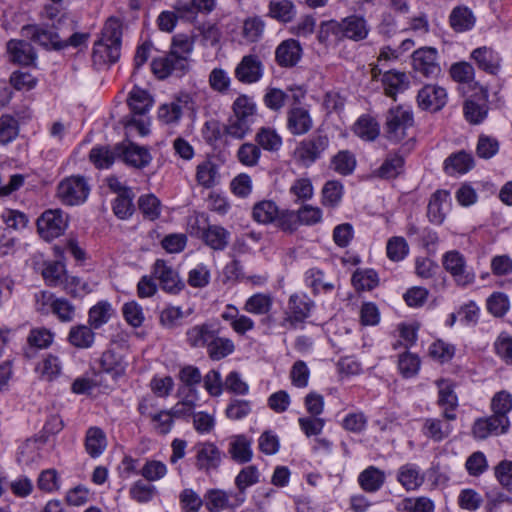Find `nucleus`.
Here are the masks:
<instances>
[{
  "label": "nucleus",
  "mask_w": 512,
  "mask_h": 512,
  "mask_svg": "<svg viewBox=\"0 0 512 512\" xmlns=\"http://www.w3.org/2000/svg\"><path fill=\"white\" fill-rule=\"evenodd\" d=\"M121 27L117 20L109 19L103 30L102 37L95 42L92 56L95 61L115 63L120 58Z\"/></svg>",
  "instance_id": "obj_1"
},
{
  "label": "nucleus",
  "mask_w": 512,
  "mask_h": 512,
  "mask_svg": "<svg viewBox=\"0 0 512 512\" xmlns=\"http://www.w3.org/2000/svg\"><path fill=\"white\" fill-rule=\"evenodd\" d=\"M90 193V186L87 180L80 175H73L64 178L57 187V197L67 206L83 204Z\"/></svg>",
  "instance_id": "obj_2"
},
{
  "label": "nucleus",
  "mask_w": 512,
  "mask_h": 512,
  "mask_svg": "<svg viewBox=\"0 0 512 512\" xmlns=\"http://www.w3.org/2000/svg\"><path fill=\"white\" fill-rule=\"evenodd\" d=\"M329 138L325 134L316 133L299 142L294 150V158L304 167H309L320 159L329 147Z\"/></svg>",
  "instance_id": "obj_3"
},
{
  "label": "nucleus",
  "mask_w": 512,
  "mask_h": 512,
  "mask_svg": "<svg viewBox=\"0 0 512 512\" xmlns=\"http://www.w3.org/2000/svg\"><path fill=\"white\" fill-rule=\"evenodd\" d=\"M151 69L158 79L169 76L181 77L190 70V61L186 60L185 56H177L169 51L166 55L154 58Z\"/></svg>",
  "instance_id": "obj_4"
},
{
  "label": "nucleus",
  "mask_w": 512,
  "mask_h": 512,
  "mask_svg": "<svg viewBox=\"0 0 512 512\" xmlns=\"http://www.w3.org/2000/svg\"><path fill=\"white\" fill-rule=\"evenodd\" d=\"M68 226V216L61 209L46 210L37 220L40 236L51 241L61 236Z\"/></svg>",
  "instance_id": "obj_5"
},
{
  "label": "nucleus",
  "mask_w": 512,
  "mask_h": 512,
  "mask_svg": "<svg viewBox=\"0 0 512 512\" xmlns=\"http://www.w3.org/2000/svg\"><path fill=\"white\" fill-rule=\"evenodd\" d=\"M313 302L305 295L292 294L288 301V311L280 322L284 330L296 329L309 317Z\"/></svg>",
  "instance_id": "obj_6"
},
{
  "label": "nucleus",
  "mask_w": 512,
  "mask_h": 512,
  "mask_svg": "<svg viewBox=\"0 0 512 512\" xmlns=\"http://www.w3.org/2000/svg\"><path fill=\"white\" fill-rule=\"evenodd\" d=\"M413 125V115L403 107L391 108L386 115V132L393 141H401Z\"/></svg>",
  "instance_id": "obj_7"
},
{
  "label": "nucleus",
  "mask_w": 512,
  "mask_h": 512,
  "mask_svg": "<svg viewBox=\"0 0 512 512\" xmlns=\"http://www.w3.org/2000/svg\"><path fill=\"white\" fill-rule=\"evenodd\" d=\"M442 263L458 285L466 286L474 281L475 275L467 270L465 258L460 252L456 250L446 252Z\"/></svg>",
  "instance_id": "obj_8"
},
{
  "label": "nucleus",
  "mask_w": 512,
  "mask_h": 512,
  "mask_svg": "<svg viewBox=\"0 0 512 512\" xmlns=\"http://www.w3.org/2000/svg\"><path fill=\"white\" fill-rule=\"evenodd\" d=\"M438 52L433 47H422L412 54L414 70L427 78L436 77L441 72L437 61Z\"/></svg>",
  "instance_id": "obj_9"
},
{
  "label": "nucleus",
  "mask_w": 512,
  "mask_h": 512,
  "mask_svg": "<svg viewBox=\"0 0 512 512\" xmlns=\"http://www.w3.org/2000/svg\"><path fill=\"white\" fill-rule=\"evenodd\" d=\"M153 275L159 280L161 288L171 294H177L185 287L178 272L165 260L157 259L153 265Z\"/></svg>",
  "instance_id": "obj_10"
},
{
  "label": "nucleus",
  "mask_w": 512,
  "mask_h": 512,
  "mask_svg": "<svg viewBox=\"0 0 512 512\" xmlns=\"http://www.w3.org/2000/svg\"><path fill=\"white\" fill-rule=\"evenodd\" d=\"M196 462L198 470L210 473L217 470L222 462V451L212 442L198 443L195 446Z\"/></svg>",
  "instance_id": "obj_11"
},
{
  "label": "nucleus",
  "mask_w": 512,
  "mask_h": 512,
  "mask_svg": "<svg viewBox=\"0 0 512 512\" xmlns=\"http://www.w3.org/2000/svg\"><path fill=\"white\" fill-rule=\"evenodd\" d=\"M339 38L362 41L367 38L370 27L366 19L358 15H350L337 21Z\"/></svg>",
  "instance_id": "obj_12"
},
{
  "label": "nucleus",
  "mask_w": 512,
  "mask_h": 512,
  "mask_svg": "<svg viewBox=\"0 0 512 512\" xmlns=\"http://www.w3.org/2000/svg\"><path fill=\"white\" fill-rule=\"evenodd\" d=\"M264 73V66L257 55L249 54L242 57L235 68L236 79L244 84L258 82Z\"/></svg>",
  "instance_id": "obj_13"
},
{
  "label": "nucleus",
  "mask_w": 512,
  "mask_h": 512,
  "mask_svg": "<svg viewBox=\"0 0 512 512\" xmlns=\"http://www.w3.org/2000/svg\"><path fill=\"white\" fill-rule=\"evenodd\" d=\"M417 102L422 109L436 112L445 106L447 102V92L443 87L428 84L419 90Z\"/></svg>",
  "instance_id": "obj_14"
},
{
  "label": "nucleus",
  "mask_w": 512,
  "mask_h": 512,
  "mask_svg": "<svg viewBox=\"0 0 512 512\" xmlns=\"http://www.w3.org/2000/svg\"><path fill=\"white\" fill-rule=\"evenodd\" d=\"M303 49L299 41L286 39L275 50V61L282 68L295 67L302 58Z\"/></svg>",
  "instance_id": "obj_15"
},
{
  "label": "nucleus",
  "mask_w": 512,
  "mask_h": 512,
  "mask_svg": "<svg viewBox=\"0 0 512 512\" xmlns=\"http://www.w3.org/2000/svg\"><path fill=\"white\" fill-rule=\"evenodd\" d=\"M437 386V404L443 409L442 417L448 421H454L457 418L455 410L458 407V398L453 384L449 380L441 379L437 381Z\"/></svg>",
  "instance_id": "obj_16"
},
{
  "label": "nucleus",
  "mask_w": 512,
  "mask_h": 512,
  "mask_svg": "<svg viewBox=\"0 0 512 512\" xmlns=\"http://www.w3.org/2000/svg\"><path fill=\"white\" fill-rule=\"evenodd\" d=\"M509 420L495 415L477 419L472 426V434L477 439H486L491 434H504L508 431Z\"/></svg>",
  "instance_id": "obj_17"
},
{
  "label": "nucleus",
  "mask_w": 512,
  "mask_h": 512,
  "mask_svg": "<svg viewBox=\"0 0 512 512\" xmlns=\"http://www.w3.org/2000/svg\"><path fill=\"white\" fill-rule=\"evenodd\" d=\"M9 60L19 65L34 64L36 53L31 43L25 40L11 39L6 44Z\"/></svg>",
  "instance_id": "obj_18"
},
{
  "label": "nucleus",
  "mask_w": 512,
  "mask_h": 512,
  "mask_svg": "<svg viewBox=\"0 0 512 512\" xmlns=\"http://www.w3.org/2000/svg\"><path fill=\"white\" fill-rule=\"evenodd\" d=\"M286 125L292 135H303L311 130L313 121L308 109L302 106H292L287 111Z\"/></svg>",
  "instance_id": "obj_19"
},
{
  "label": "nucleus",
  "mask_w": 512,
  "mask_h": 512,
  "mask_svg": "<svg viewBox=\"0 0 512 512\" xmlns=\"http://www.w3.org/2000/svg\"><path fill=\"white\" fill-rule=\"evenodd\" d=\"M195 180L205 189L213 188L219 183V165L213 157H206L196 166Z\"/></svg>",
  "instance_id": "obj_20"
},
{
  "label": "nucleus",
  "mask_w": 512,
  "mask_h": 512,
  "mask_svg": "<svg viewBox=\"0 0 512 512\" xmlns=\"http://www.w3.org/2000/svg\"><path fill=\"white\" fill-rule=\"evenodd\" d=\"M471 59L475 61L479 69L491 75H497L501 67V58L491 47L482 46L474 49Z\"/></svg>",
  "instance_id": "obj_21"
},
{
  "label": "nucleus",
  "mask_w": 512,
  "mask_h": 512,
  "mask_svg": "<svg viewBox=\"0 0 512 512\" xmlns=\"http://www.w3.org/2000/svg\"><path fill=\"white\" fill-rule=\"evenodd\" d=\"M219 331L214 328L213 324L202 323L194 325L186 331V341L192 348H208L214 336Z\"/></svg>",
  "instance_id": "obj_22"
},
{
  "label": "nucleus",
  "mask_w": 512,
  "mask_h": 512,
  "mask_svg": "<svg viewBox=\"0 0 512 512\" xmlns=\"http://www.w3.org/2000/svg\"><path fill=\"white\" fill-rule=\"evenodd\" d=\"M259 472L256 466L250 465L243 468L235 478V485L238 489V493L232 495L235 499L233 506H240L245 502L246 496L245 491L248 487L258 483Z\"/></svg>",
  "instance_id": "obj_23"
},
{
  "label": "nucleus",
  "mask_w": 512,
  "mask_h": 512,
  "mask_svg": "<svg viewBox=\"0 0 512 512\" xmlns=\"http://www.w3.org/2000/svg\"><path fill=\"white\" fill-rule=\"evenodd\" d=\"M108 445L105 432L98 426L89 427L85 434L84 446L87 454L92 458H98L106 450Z\"/></svg>",
  "instance_id": "obj_24"
},
{
  "label": "nucleus",
  "mask_w": 512,
  "mask_h": 512,
  "mask_svg": "<svg viewBox=\"0 0 512 512\" xmlns=\"http://www.w3.org/2000/svg\"><path fill=\"white\" fill-rule=\"evenodd\" d=\"M22 31L26 36H29L32 41L46 47L52 48L54 50H60L58 44L60 45V35L55 34L53 30L46 29L36 25L24 26Z\"/></svg>",
  "instance_id": "obj_25"
},
{
  "label": "nucleus",
  "mask_w": 512,
  "mask_h": 512,
  "mask_svg": "<svg viewBox=\"0 0 512 512\" xmlns=\"http://www.w3.org/2000/svg\"><path fill=\"white\" fill-rule=\"evenodd\" d=\"M476 23V17L473 11L467 6H456L449 15V24L451 28L462 33L471 30Z\"/></svg>",
  "instance_id": "obj_26"
},
{
  "label": "nucleus",
  "mask_w": 512,
  "mask_h": 512,
  "mask_svg": "<svg viewBox=\"0 0 512 512\" xmlns=\"http://www.w3.org/2000/svg\"><path fill=\"white\" fill-rule=\"evenodd\" d=\"M424 479V474L416 464L407 463L398 469L397 480L407 491L419 488Z\"/></svg>",
  "instance_id": "obj_27"
},
{
  "label": "nucleus",
  "mask_w": 512,
  "mask_h": 512,
  "mask_svg": "<svg viewBox=\"0 0 512 512\" xmlns=\"http://www.w3.org/2000/svg\"><path fill=\"white\" fill-rule=\"evenodd\" d=\"M385 480V472L375 466L367 467L358 476L359 486L368 493H374L380 490Z\"/></svg>",
  "instance_id": "obj_28"
},
{
  "label": "nucleus",
  "mask_w": 512,
  "mask_h": 512,
  "mask_svg": "<svg viewBox=\"0 0 512 512\" xmlns=\"http://www.w3.org/2000/svg\"><path fill=\"white\" fill-rule=\"evenodd\" d=\"M450 422L444 417L442 419L427 418L423 424V433L433 441L440 442L451 434L453 427Z\"/></svg>",
  "instance_id": "obj_29"
},
{
  "label": "nucleus",
  "mask_w": 512,
  "mask_h": 512,
  "mask_svg": "<svg viewBox=\"0 0 512 512\" xmlns=\"http://www.w3.org/2000/svg\"><path fill=\"white\" fill-rule=\"evenodd\" d=\"M228 453L231 458L239 464L249 462L253 456L251 441L244 435L232 437L229 443Z\"/></svg>",
  "instance_id": "obj_30"
},
{
  "label": "nucleus",
  "mask_w": 512,
  "mask_h": 512,
  "mask_svg": "<svg viewBox=\"0 0 512 512\" xmlns=\"http://www.w3.org/2000/svg\"><path fill=\"white\" fill-rule=\"evenodd\" d=\"M449 201V193L444 190H437L431 196V199L427 207V216L430 222L440 225L443 223L446 212L443 208V204Z\"/></svg>",
  "instance_id": "obj_31"
},
{
  "label": "nucleus",
  "mask_w": 512,
  "mask_h": 512,
  "mask_svg": "<svg viewBox=\"0 0 512 512\" xmlns=\"http://www.w3.org/2000/svg\"><path fill=\"white\" fill-rule=\"evenodd\" d=\"M100 365L104 372L110 374L114 379L125 375L127 363L123 358L112 350L105 351L100 358Z\"/></svg>",
  "instance_id": "obj_32"
},
{
  "label": "nucleus",
  "mask_w": 512,
  "mask_h": 512,
  "mask_svg": "<svg viewBox=\"0 0 512 512\" xmlns=\"http://www.w3.org/2000/svg\"><path fill=\"white\" fill-rule=\"evenodd\" d=\"M230 233L218 225H209L204 230L202 238L207 246L213 250L222 251L229 243Z\"/></svg>",
  "instance_id": "obj_33"
},
{
  "label": "nucleus",
  "mask_w": 512,
  "mask_h": 512,
  "mask_svg": "<svg viewBox=\"0 0 512 512\" xmlns=\"http://www.w3.org/2000/svg\"><path fill=\"white\" fill-rule=\"evenodd\" d=\"M36 371L40 374V378L46 381H53L62 371V362L58 356L51 353L46 354L37 364Z\"/></svg>",
  "instance_id": "obj_34"
},
{
  "label": "nucleus",
  "mask_w": 512,
  "mask_h": 512,
  "mask_svg": "<svg viewBox=\"0 0 512 512\" xmlns=\"http://www.w3.org/2000/svg\"><path fill=\"white\" fill-rule=\"evenodd\" d=\"M95 339V333L87 325H76L71 327L68 334V342L79 349L90 348Z\"/></svg>",
  "instance_id": "obj_35"
},
{
  "label": "nucleus",
  "mask_w": 512,
  "mask_h": 512,
  "mask_svg": "<svg viewBox=\"0 0 512 512\" xmlns=\"http://www.w3.org/2000/svg\"><path fill=\"white\" fill-rule=\"evenodd\" d=\"M268 8V16L279 22L288 23L296 15L295 6L290 0H272Z\"/></svg>",
  "instance_id": "obj_36"
},
{
  "label": "nucleus",
  "mask_w": 512,
  "mask_h": 512,
  "mask_svg": "<svg viewBox=\"0 0 512 512\" xmlns=\"http://www.w3.org/2000/svg\"><path fill=\"white\" fill-rule=\"evenodd\" d=\"M404 158L399 154H388L376 175L382 179H394L403 172Z\"/></svg>",
  "instance_id": "obj_37"
},
{
  "label": "nucleus",
  "mask_w": 512,
  "mask_h": 512,
  "mask_svg": "<svg viewBox=\"0 0 512 512\" xmlns=\"http://www.w3.org/2000/svg\"><path fill=\"white\" fill-rule=\"evenodd\" d=\"M474 167V158L470 153L460 151L449 156L445 160V170L447 173H466Z\"/></svg>",
  "instance_id": "obj_38"
},
{
  "label": "nucleus",
  "mask_w": 512,
  "mask_h": 512,
  "mask_svg": "<svg viewBox=\"0 0 512 512\" xmlns=\"http://www.w3.org/2000/svg\"><path fill=\"white\" fill-rule=\"evenodd\" d=\"M273 297L268 293H256L250 296L244 304L243 309L254 315H263L271 311Z\"/></svg>",
  "instance_id": "obj_39"
},
{
  "label": "nucleus",
  "mask_w": 512,
  "mask_h": 512,
  "mask_svg": "<svg viewBox=\"0 0 512 512\" xmlns=\"http://www.w3.org/2000/svg\"><path fill=\"white\" fill-rule=\"evenodd\" d=\"M279 214V208L274 201L263 200L256 203L253 207V219L262 224L275 222Z\"/></svg>",
  "instance_id": "obj_40"
},
{
  "label": "nucleus",
  "mask_w": 512,
  "mask_h": 512,
  "mask_svg": "<svg viewBox=\"0 0 512 512\" xmlns=\"http://www.w3.org/2000/svg\"><path fill=\"white\" fill-rule=\"evenodd\" d=\"M234 504L235 499L233 498V502L230 503L229 494L223 490L211 489L205 494V506L209 512H220L227 508H236L237 506H232Z\"/></svg>",
  "instance_id": "obj_41"
},
{
  "label": "nucleus",
  "mask_w": 512,
  "mask_h": 512,
  "mask_svg": "<svg viewBox=\"0 0 512 512\" xmlns=\"http://www.w3.org/2000/svg\"><path fill=\"white\" fill-rule=\"evenodd\" d=\"M385 94L389 97H395L399 92L404 91L407 86V76L403 72L388 71L382 78Z\"/></svg>",
  "instance_id": "obj_42"
},
{
  "label": "nucleus",
  "mask_w": 512,
  "mask_h": 512,
  "mask_svg": "<svg viewBox=\"0 0 512 512\" xmlns=\"http://www.w3.org/2000/svg\"><path fill=\"white\" fill-rule=\"evenodd\" d=\"M256 104L253 99L247 95L238 96L232 104V115L251 123L255 122Z\"/></svg>",
  "instance_id": "obj_43"
},
{
  "label": "nucleus",
  "mask_w": 512,
  "mask_h": 512,
  "mask_svg": "<svg viewBox=\"0 0 512 512\" xmlns=\"http://www.w3.org/2000/svg\"><path fill=\"white\" fill-rule=\"evenodd\" d=\"M41 274L46 284L52 287H62L65 276H68L64 265L59 261L45 262Z\"/></svg>",
  "instance_id": "obj_44"
},
{
  "label": "nucleus",
  "mask_w": 512,
  "mask_h": 512,
  "mask_svg": "<svg viewBox=\"0 0 512 512\" xmlns=\"http://www.w3.org/2000/svg\"><path fill=\"white\" fill-rule=\"evenodd\" d=\"M255 141L259 147L270 152H276L282 146L281 136L270 127H261L255 135Z\"/></svg>",
  "instance_id": "obj_45"
},
{
  "label": "nucleus",
  "mask_w": 512,
  "mask_h": 512,
  "mask_svg": "<svg viewBox=\"0 0 512 512\" xmlns=\"http://www.w3.org/2000/svg\"><path fill=\"white\" fill-rule=\"evenodd\" d=\"M234 350L235 345L231 339L216 334L207 348V353L212 360L219 361L232 354Z\"/></svg>",
  "instance_id": "obj_46"
},
{
  "label": "nucleus",
  "mask_w": 512,
  "mask_h": 512,
  "mask_svg": "<svg viewBox=\"0 0 512 512\" xmlns=\"http://www.w3.org/2000/svg\"><path fill=\"white\" fill-rule=\"evenodd\" d=\"M122 154L124 162L136 168H143L151 161L148 150L134 144L128 145Z\"/></svg>",
  "instance_id": "obj_47"
},
{
  "label": "nucleus",
  "mask_w": 512,
  "mask_h": 512,
  "mask_svg": "<svg viewBox=\"0 0 512 512\" xmlns=\"http://www.w3.org/2000/svg\"><path fill=\"white\" fill-rule=\"evenodd\" d=\"M128 105L135 115H144L152 106L149 94L140 88H133L129 93Z\"/></svg>",
  "instance_id": "obj_48"
},
{
  "label": "nucleus",
  "mask_w": 512,
  "mask_h": 512,
  "mask_svg": "<svg viewBox=\"0 0 512 512\" xmlns=\"http://www.w3.org/2000/svg\"><path fill=\"white\" fill-rule=\"evenodd\" d=\"M113 314V309L108 301H100L89 310V324L98 329L106 324Z\"/></svg>",
  "instance_id": "obj_49"
},
{
  "label": "nucleus",
  "mask_w": 512,
  "mask_h": 512,
  "mask_svg": "<svg viewBox=\"0 0 512 512\" xmlns=\"http://www.w3.org/2000/svg\"><path fill=\"white\" fill-rule=\"evenodd\" d=\"M378 283V274L373 269H357L352 275V284L356 290L369 291Z\"/></svg>",
  "instance_id": "obj_50"
},
{
  "label": "nucleus",
  "mask_w": 512,
  "mask_h": 512,
  "mask_svg": "<svg viewBox=\"0 0 512 512\" xmlns=\"http://www.w3.org/2000/svg\"><path fill=\"white\" fill-rule=\"evenodd\" d=\"M378 123L369 116H361L354 125V133L360 138L373 141L379 135Z\"/></svg>",
  "instance_id": "obj_51"
},
{
  "label": "nucleus",
  "mask_w": 512,
  "mask_h": 512,
  "mask_svg": "<svg viewBox=\"0 0 512 512\" xmlns=\"http://www.w3.org/2000/svg\"><path fill=\"white\" fill-rule=\"evenodd\" d=\"M493 415L503 420H509L508 413L512 410V394L502 390L497 392L491 400Z\"/></svg>",
  "instance_id": "obj_52"
},
{
  "label": "nucleus",
  "mask_w": 512,
  "mask_h": 512,
  "mask_svg": "<svg viewBox=\"0 0 512 512\" xmlns=\"http://www.w3.org/2000/svg\"><path fill=\"white\" fill-rule=\"evenodd\" d=\"M331 166L337 173L349 175L356 167L355 155L348 150H341L332 158Z\"/></svg>",
  "instance_id": "obj_53"
},
{
  "label": "nucleus",
  "mask_w": 512,
  "mask_h": 512,
  "mask_svg": "<svg viewBox=\"0 0 512 512\" xmlns=\"http://www.w3.org/2000/svg\"><path fill=\"white\" fill-rule=\"evenodd\" d=\"M252 125L253 123L247 120L231 115L224 127V132L233 139L241 140L250 133Z\"/></svg>",
  "instance_id": "obj_54"
},
{
  "label": "nucleus",
  "mask_w": 512,
  "mask_h": 512,
  "mask_svg": "<svg viewBox=\"0 0 512 512\" xmlns=\"http://www.w3.org/2000/svg\"><path fill=\"white\" fill-rule=\"evenodd\" d=\"M116 153L107 146L93 147L89 153L90 161L98 169L109 168L116 159Z\"/></svg>",
  "instance_id": "obj_55"
},
{
  "label": "nucleus",
  "mask_w": 512,
  "mask_h": 512,
  "mask_svg": "<svg viewBox=\"0 0 512 512\" xmlns=\"http://www.w3.org/2000/svg\"><path fill=\"white\" fill-rule=\"evenodd\" d=\"M133 198L132 190H125L122 195L116 197L113 203V211L119 219H128L133 214Z\"/></svg>",
  "instance_id": "obj_56"
},
{
  "label": "nucleus",
  "mask_w": 512,
  "mask_h": 512,
  "mask_svg": "<svg viewBox=\"0 0 512 512\" xmlns=\"http://www.w3.org/2000/svg\"><path fill=\"white\" fill-rule=\"evenodd\" d=\"M178 378L188 388V393L197 395L196 386L201 383L202 375L196 366H183L179 370Z\"/></svg>",
  "instance_id": "obj_57"
},
{
  "label": "nucleus",
  "mask_w": 512,
  "mask_h": 512,
  "mask_svg": "<svg viewBox=\"0 0 512 512\" xmlns=\"http://www.w3.org/2000/svg\"><path fill=\"white\" fill-rule=\"evenodd\" d=\"M138 207L145 218L155 220L161 213V202L153 194L142 195L138 199Z\"/></svg>",
  "instance_id": "obj_58"
},
{
  "label": "nucleus",
  "mask_w": 512,
  "mask_h": 512,
  "mask_svg": "<svg viewBox=\"0 0 512 512\" xmlns=\"http://www.w3.org/2000/svg\"><path fill=\"white\" fill-rule=\"evenodd\" d=\"M261 157V149L254 143H243L238 151L237 158L239 162L248 167H254L258 164Z\"/></svg>",
  "instance_id": "obj_59"
},
{
  "label": "nucleus",
  "mask_w": 512,
  "mask_h": 512,
  "mask_svg": "<svg viewBox=\"0 0 512 512\" xmlns=\"http://www.w3.org/2000/svg\"><path fill=\"white\" fill-rule=\"evenodd\" d=\"M194 48V40L187 34H176L173 36L170 52L177 56H185L190 61V55Z\"/></svg>",
  "instance_id": "obj_60"
},
{
  "label": "nucleus",
  "mask_w": 512,
  "mask_h": 512,
  "mask_svg": "<svg viewBox=\"0 0 512 512\" xmlns=\"http://www.w3.org/2000/svg\"><path fill=\"white\" fill-rule=\"evenodd\" d=\"M343 186L338 181H328L322 189V204L327 207H336L341 201Z\"/></svg>",
  "instance_id": "obj_61"
},
{
  "label": "nucleus",
  "mask_w": 512,
  "mask_h": 512,
  "mask_svg": "<svg viewBox=\"0 0 512 512\" xmlns=\"http://www.w3.org/2000/svg\"><path fill=\"white\" fill-rule=\"evenodd\" d=\"M420 359L416 354L404 352L399 356L398 368L405 378L415 376L420 369Z\"/></svg>",
  "instance_id": "obj_62"
},
{
  "label": "nucleus",
  "mask_w": 512,
  "mask_h": 512,
  "mask_svg": "<svg viewBox=\"0 0 512 512\" xmlns=\"http://www.w3.org/2000/svg\"><path fill=\"white\" fill-rule=\"evenodd\" d=\"M123 317L126 322L134 328L142 326L145 316L140 304L136 301H130L123 305Z\"/></svg>",
  "instance_id": "obj_63"
},
{
  "label": "nucleus",
  "mask_w": 512,
  "mask_h": 512,
  "mask_svg": "<svg viewBox=\"0 0 512 512\" xmlns=\"http://www.w3.org/2000/svg\"><path fill=\"white\" fill-rule=\"evenodd\" d=\"M18 122L10 115L0 117V143L5 145L12 142L18 135Z\"/></svg>",
  "instance_id": "obj_64"
}]
</instances>
